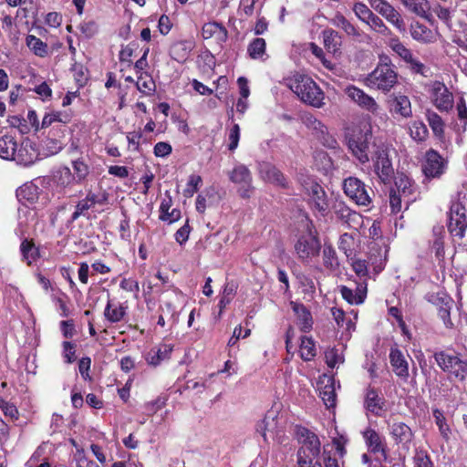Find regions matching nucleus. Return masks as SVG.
I'll use <instances>...</instances> for the list:
<instances>
[{
    "label": "nucleus",
    "instance_id": "nucleus-1",
    "mask_svg": "<svg viewBox=\"0 0 467 467\" xmlns=\"http://www.w3.org/2000/svg\"><path fill=\"white\" fill-rule=\"evenodd\" d=\"M433 358L438 368L450 379L464 382L467 379V357L452 347L434 351Z\"/></svg>",
    "mask_w": 467,
    "mask_h": 467
},
{
    "label": "nucleus",
    "instance_id": "nucleus-2",
    "mask_svg": "<svg viewBox=\"0 0 467 467\" xmlns=\"http://www.w3.org/2000/svg\"><path fill=\"white\" fill-rule=\"evenodd\" d=\"M348 130H350L347 135V141L351 153L361 164L368 163L369 161V148L373 139L370 123L361 122L348 128Z\"/></svg>",
    "mask_w": 467,
    "mask_h": 467
},
{
    "label": "nucleus",
    "instance_id": "nucleus-3",
    "mask_svg": "<svg viewBox=\"0 0 467 467\" xmlns=\"http://www.w3.org/2000/svg\"><path fill=\"white\" fill-rule=\"evenodd\" d=\"M286 80L288 88L301 101L316 108L323 106L324 92L310 77L296 73Z\"/></svg>",
    "mask_w": 467,
    "mask_h": 467
},
{
    "label": "nucleus",
    "instance_id": "nucleus-4",
    "mask_svg": "<svg viewBox=\"0 0 467 467\" xmlns=\"http://www.w3.org/2000/svg\"><path fill=\"white\" fill-rule=\"evenodd\" d=\"M398 72L389 57H380L374 70L367 77L368 85L389 92L398 83Z\"/></svg>",
    "mask_w": 467,
    "mask_h": 467
},
{
    "label": "nucleus",
    "instance_id": "nucleus-5",
    "mask_svg": "<svg viewBox=\"0 0 467 467\" xmlns=\"http://www.w3.org/2000/svg\"><path fill=\"white\" fill-rule=\"evenodd\" d=\"M449 167V161L438 150L431 148L427 150L422 157L420 170L424 176L423 182L432 180H440Z\"/></svg>",
    "mask_w": 467,
    "mask_h": 467
},
{
    "label": "nucleus",
    "instance_id": "nucleus-6",
    "mask_svg": "<svg viewBox=\"0 0 467 467\" xmlns=\"http://www.w3.org/2000/svg\"><path fill=\"white\" fill-rule=\"evenodd\" d=\"M447 228L452 237L460 240L464 238L467 231V209L459 197L451 202Z\"/></svg>",
    "mask_w": 467,
    "mask_h": 467
},
{
    "label": "nucleus",
    "instance_id": "nucleus-7",
    "mask_svg": "<svg viewBox=\"0 0 467 467\" xmlns=\"http://www.w3.org/2000/svg\"><path fill=\"white\" fill-rule=\"evenodd\" d=\"M306 202L313 213L325 216L329 210L327 195L324 188L316 181L307 179L303 182Z\"/></svg>",
    "mask_w": 467,
    "mask_h": 467
},
{
    "label": "nucleus",
    "instance_id": "nucleus-8",
    "mask_svg": "<svg viewBox=\"0 0 467 467\" xmlns=\"http://www.w3.org/2000/svg\"><path fill=\"white\" fill-rule=\"evenodd\" d=\"M345 194L357 205L368 207L372 204L374 192L357 177H348L343 182Z\"/></svg>",
    "mask_w": 467,
    "mask_h": 467
},
{
    "label": "nucleus",
    "instance_id": "nucleus-9",
    "mask_svg": "<svg viewBox=\"0 0 467 467\" xmlns=\"http://www.w3.org/2000/svg\"><path fill=\"white\" fill-rule=\"evenodd\" d=\"M372 168L377 178L383 184H389L394 178V168L388 149L377 147L371 156Z\"/></svg>",
    "mask_w": 467,
    "mask_h": 467
},
{
    "label": "nucleus",
    "instance_id": "nucleus-10",
    "mask_svg": "<svg viewBox=\"0 0 467 467\" xmlns=\"http://www.w3.org/2000/svg\"><path fill=\"white\" fill-rule=\"evenodd\" d=\"M296 438L299 445L296 454H321V441L314 431L306 427L297 426Z\"/></svg>",
    "mask_w": 467,
    "mask_h": 467
},
{
    "label": "nucleus",
    "instance_id": "nucleus-11",
    "mask_svg": "<svg viewBox=\"0 0 467 467\" xmlns=\"http://www.w3.org/2000/svg\"><path fill=\"white\" fill-rule=\"evenodd\" d=\"M320 249L321 244L319 239L310 231L306 234L300 235L295 244L296 253L302 262H306L317 256Z\"/></svg>",
    "mask_w": 467,
    "mask_h": 467
},
{
    "label": "nucleus",
    "instance_id": "nucleus-12",
    "mask_svg": "<svg viewBox=\"0 0 467 467\" xmlns=\"http://www.w3.org/2000/svg\"><path fill=\"white\" fill-rule=\"evenodd\" d=\"M430 95L431 102L441 112H449L452 109L454 99L452 93L443 82L433 81L431 85Z\"/></svg>",
    "mask_w": 467,
    "mask_h": 467
},
{
    "label": "nucleus",
    "instance_id": "nucleus-13",
    "mask_svg": "<svg viewBox=\"0 0 467 467\" xmlns=\"http://www.w3.org/2000/svg\"><path fill=\"white\" fill-rule=\"evenodd\" d=\"M330 23L337 28H340L344 33L357 42H365L369 40L368 35L364 33L358 26L350 22L342 13L337 12L330 19Z\"/></svg>",
    "mask_w": 467,
    "mask_h": 467
},
{
    "label": "nucleus",
    "instance_id": "nucleus-14",
    "mask_svg": "<svg viewBox=\"0 0 467 467\" xmlns=\"http://www.w3.org/2000/svg\"><path fill=\"white\" fill-rule=\"evenodd\" d=\"M333 210L337 218L348 228L358 229L361 225V214L350 209L344 202H337Z\"/></svg>",
    "mask_w": 467,
    "mask_h": 467
},
{
    "label": "nucleus",
    "instance_id": "nucleus-15",
    "mask_svg": "<svg viewBox=\"0 0 467 467\" xmlns=\"http://www.w3.org/2000/svg\"><path fill=\"white\" fill-rule=\"evenodd\" d=\"M345 91L346 94L362 109L375 115L379 113V104L362 89L350 85L346 88Z\"/></svg>",
    "mask_w": 467,
    "mask_h": 467
},
{
    "label": "nucleus",
    "instance_id": "nucleus-16",
    "mask_svg": "<svg viewBox=\"0 0 467 467\" xmlns=\"http://www.w3.org/2000/svg\"><path fill=\"white\" fill-rule=\"evenodd\" d=\"M386 400L379 395V389L368 385L365 391L364 408L376 417H381L385 410Z\"/></svg>",
    "mask_w": 467,
    "mask_h": 467
},
{
    "label": "nucleus",
    "instance_id": "nucleus-17",
    "mask_svg": "<svg viewBox=\"0 0 467 467\" xmlns=\"http://www.w3.org/2000/svg\"><path fill=\"white\" fill-rule=\"evenodd\" d=\"M389 362L395 375L407 381L410 377L409 362L403 352L397 346L390 348Z\"/></svg>",
    "mask_w": 467,
    "mask_h": 467
},
{
    "label": "nucleus",
    "instance_id": "nucleus-18",
    "mask_svg": "<svg viewBox=\"0 0 467 467\" xmlns=\"http://www.w3.org/2000/svg\"><path fill=\"white\" fill-rule=\"evenodd\" d=\"M259 171L261 178L265 182L272 183L282 189L289 188V182L285 174L271 163L264 162L260 164Z\"/></svg>",
    "mask_w": 467,
    "mask_h": 467
},
{
    "label": "nucleus",
    "instance_id": "nucleus-19",
    "mask_svg": "<svg viewBox=\"0 0 467 467\" xmlns=\"http://www.w3.org/2000/svg\"><path fill=\"white\" fill-rule=\"evenodd\" d=\"M363 439L368 451L372 453H381L384 458L387 457L388 450L384 438L374 429L368 427L362 432Z\"/></svg>",
    "mask_w": 467,
    "mask_h": 467
},
{
    "label": "nucleus",
    "instance_id": "nucleus-20",
    "mask_svg": "<svg viewBox=\"0 0 467 467\" xmlns=\"http://www.w3.org/2000/svg\"><path fill=\"white\" fill-rule=\"evenodd\" d=\"M252 176L248 169L243 165L235 167V191L244 199L249 198L254 192L251 186Z\"/></svg>",
    "mask_w": 467,
    "mask_h": 467
},
{
    "label": "nucleus",
    "instance_id": "nucleus-21",
    "mask_svg": "<svg viewBox=\"0 0 467 467\" xmlns=\"http://www.w3.org/2000/svg\"><path fill=\"white\" fill-rule=\"evenodd\" d=\"M390 435L397 444L409 448L414 439V432L409 425L402 421H393L390 425Z\"/></svg>",
    "mask_w": 467,
    "mask_h": 467
},
{
    "label": "nucleus",
    "instance_id": "nucleus-22",
    "mask_svg": "<svg viewBox=\"0 0 467 467\" xmlns=\"http://www.w3.org/2000/svg\"><path fill=\"white\" fill-rule=\"evenodd\" d=\"M390 114L402 118H409L412 115L411 103L405 95H394L388 100Z\"/></svg>",
    "mask_w": 467,
    "mask_h": 467
},
{
    "label": "nucleus",
    "instance_id": "nucleus-23",
    "mask_svg": "<svg viewBox=\"0 0 467 467\" xmlns=\"http://www.w3.org/2000/svg\"><path fill=\"white\" fill-rule=\"evenodd\" d=\"M393 179V189L396 190L397 193L403 195V201L406 204V209H408L410 203L414 200L412 198L415 192L413 181L403 172L398 173Z\"/></svg>",
    "mask_w": 467,
    "mask_h": 467
},
{
    "label": "nucleus",
    "instance_id": "nucleus-24",
    "mask_svg": "<svg viewBox=\"0 0 467 467\" xmlns=\"http://www.w3.org/2000/svg\"><path fill=\"white\" fill-rule=\"evenodd\" d=\"M367 282L358 283L355 291L346 285H341V296L350 305H360L365 301L367 297Z\"/></svg>",
    "mask_w": 467,
    "mask_h": 467
},
{
    "label": "nucleus",
    "instance_id": "nucleus-25",
    "mask_svg": "<svg viewBox=\"0 0 467 467\" xmlns=\"http://www.w3.org/2000/svg\"><path fill=\"white\" fill-rule=\"evenodd\" d=\"M323 45L328 53L341 54L342 36L333 28H325L322 31Z\"/></svg>",
    "mask_w": 467,
    "mask_h": 467
},
{
    "label": "nucleus",
    "instance_id": "nucleus-26",
    "mask_svg": "<svg viewBox=\"0 0 467 467\" xmlns=\"http://www.w3.org/2000/svg\"><path fill=\"white\" fill-rule=\"evenodd\" d=\"M290 306L297 317V325L300 330L309 332L313 327L311 312L302 303L291 301Z\"/></svg>",
    "mask_w": 467,
    "mask_h": 467
},
{
    "label": "nucleus",
    "instance_id": "nucleus-27",
    "mask_svg": "<svg viewBox=\"0 0 467 467\" xmlns=\"http://www.w3.org/2000/svg\"><path fill=\"white\" fill-rule=\"evenodd\" d=\"M379 9L378 13L389 23L392 24L400 33L406 31V25L401 15L389 2H386Z\"/></svg>",
    "mask_w": 467,
    "mask_h": 467
},
{
    "label": "nucleus",
    "instance_id": "nucleus-28",
    "mask_svg": "<svg viewBox=\"0 0 467 467\" xmlns=\"http://www.w3.org/2000/svg\"><path fill=\"white\" fill-rule=\"evenodd\" d=\"M36 155L34 148L29 142H23L16 145L15 156L12 161L19 165L29 166L35 162Z\"/></svg>",
    "mask_w": 467,
    "mask_h": 467
},
{
    "label": "nucleus",
    "instance_id": "nucleus-29",
    "mask_svg": "<svg viewBox=\"0 0 467 467\" xmlns=\"http://www.w3.org/2000/svg\"><path fill=\"white\" fill-rule=\"evenodd\" d=\"M410 32L411 37L418 42L430 44L436 41L435 33L422 23H412L410 25Z\"/></svg>",
    "mask_w": 467,
    "mask_h": 467
},
{
    "label": "nucleus",
    "instance_id": "nucleus-30",
    "mask_svg": "<svg viewBox=\"0 0 467 467\" xmlns=\"http://www.w3.org/2000/svg\"><path fill=\"white\" fill-rule=\"evenodd\" d=\"M426 118L435 138L443 142L445 140V123L441 117L432 110H427Z\"/></svg>",
    "mask_w": 467,
    "mask_h": 467
},
{
    "label": "nucleus",
    "instance_id": "nucleus-31",
    "mask_svg": "<svg viewBox=\"0 0 467 467\" xmlns=\"http://www.w3.org/2000/svg\"><path fill=\"white\" fill-rule=\"evenodd\" d=\"M247 53L251 59L265 61L266 54V42L262 37L254 38L247 47Z\"/></svg>",
    "mask_w": 467,
    "mask_h": 467
},
{
    "label": "nucleus",
    "instance_id": "nucleus-32",
    "mask_svg": "<svg viewBox=\"0 0 467 467\" xmlns=\"http://www.w3.org/2000/svg\"><path fill=\"white\" fill-rule=\"evenodd\" d=\"M16 197L25 205L33 204L38 199V188L32 183L24 184L16 190Z\"/></svg>",
    "mask_w": 467,
    "mask_h": 467
},
{
    "label": "nucleus",
    "instance_id": "nucleus-33",
    "mask_svg": "<svg viewBox=\"0 0 467 467\" xmlns=\"http://www.w3.org/2000/svg\"><path fill=\"white\" fill-rule=\"evenodd\" d=\"M202 36L205 39L215 37L219 41H224L227 36V30L221 24L210 22L203 25L202 29Z\"/></svg>",
    "mask_w": 467,
    "mask_h": 467
},
{
    "label": "nucleus",
    "instance_id": "nucleus-34",
    "mask_svg": "<svg viewBox=\"0 0 467 467\" xmlns=\"http://www.w3.org/2000/svg\"><path fill=\"white\" fill-rule=\"evenodd\" d=\"M126 315V307L121 304L114 305L109 299L104 309V317L110 323H118L121 321Z\"/></svg>",
    "mask_w": 467,
    "mask_h": 467
},
{
    "label": "nucleus",
    "instance_id": "nucleus-35",
    "mask_svg": "<svg viewBox=\"0 0 467 467\" xmlns=\"http://www.w3.org/2000/svg\"><path fill=\"white\" fill-rule=\"evenodd\" d=\"M299 346V355L304 361H311L317 356V348L314 339L311 337H301Z\"/></svg>",
    "mask_w": 467,
    "mask_h": 467
},
{
    "label": "nucleus",
    "instance_id": "nucleus-36",
    "mask_svg": "<svg viewBox=\"0 0 467 467\" xmlns=\"http://www.w3.org/2000/svg\"><path fill=\"white\" fill-rule=\"evenodd\" d=\"M17 142L11 135H4L0 138V158L12 161L15 156Z\"/></svg>",
    "mask_w": 467,
    "mask_h": 467
},
{
    "label": "nucleus",
    "instance_id": "nucleus-37",
    "mask_svg": "<svg viewBox=\"0 0 467 467\" xmlns=\"http://www.w3.org/2000/svg\"><path fill=\"white\" fill-rule=\"evenodd\" d=\"M432 416L434 421L439 429V432L445 441H449L451 434V430L447 423V420L441 410L438 408L432 409Z\"/></svg>",
    "mask_w": 467,
    "mask_h": 467
},
{
    "label": "nucleus",
    "instance_id": "nucleus-38",
    "mask_svg": "<svg viewBox=\"0 0 467 467\" xmlns=\"http://www.w3.org/2000/svg\"><path fill=\"white\" fill-rule=\"evenodd\" d=\"M239 88L240 98L236 104L237 110L244 113L247 109V99L250 95V88L248 86V79L244 77H239L236 81Z\"/></svg>",
    "mask_w": 467,
    "mask_h": 467
},
{
    "label": "nucleus",
    "instance_id": "nucleus-39",
    "mask_svg": "<svg viewBox=\"0 0 467 467\" xmlns=\"http://www.w3.org/2000/svg\"><path fill=\"white\" fill-rule=\"evenodd\" d=\"M319 396L327 408H334L337 401V394L334 388V380L329 378L327 383L319 390Z\"/></svg>",
    "mask_w": 467,
    "mask_h": 467
},
{
    "label": "nucleus",
    "instance_id": "nucleus-40",
    "mask_svg": "<svg viewBox=\"0 0 467 467\" xmlns=\"http://www.w3.org/2000/svg\"><path fill=\"white\" fill-rule=\"evenodd\" d=\"M323 265L330 270L336 271L339 268V260L335 248L331 244H325L323 249Z\"/></svg>",
    "mask_w": 467,
    "mask_h": 467
},
{
    "label": "nucleus",
    "instance_id": "nucleus-41",
    "mask_svg": "<svg viewBox=\"0 0 467 467\" xmlns=\"http://www.w3.org/2000/svg\"><path fill=\"white\" fill-rule=\"evenodd\" d=\"M401 2L411 13L421 17H427V14L430 10L428 0H401Z\"/></svg>",
    "mask_w": 467,
    "mask_h": 467
},
{
    "label": "nucleus",
    "instance_id": "nucleus-42",
    "mask_svg": "<svg viewBox=\"0 0 467 467\" xmlns=\"http://www.w3.org/2000/svg\"><path fill=\"white\" fill-rule=\"evenodd\" d=\"M352 267V270L359 278H364L363 282L368 277V262L364 259H360L357 256V254L347 259Z\"/></svg>",
    "mask_w": 467,
    "mask_h": 467
},
{
    "label": "nucleus",
    "instance_id": "nucleus-43",
    "mask_svg": "<svg viewBox=\"0 0 467 467\" xmlns=\"http://www.w3.org/2000/svg\"><path fill=\"white\" fill-rule=\"evenodd\" d=\"M26 46L34 52L35 55L40 57H46L48 53L47 45L33 35L26 36Z\"/></svg>",
    "mask_w": 467,
    "mask_h": 467
},
{
    "label": "nucleus",
    "instance_id": "nucleus-44",
    "mask_svg": "<svg viewBox=\"0 0 467 467\" xmlns=\"http://www.w3.org/2000/svg\"><path fill=\"white\" fill-rule=\"evenodd\" d=\"M365 24L368 25L371 30L383 36H389L392 35L391 30L385 25L383 20L375 14H373Z\"/></svg>",
    "mask_w": 467,
    "mask_h": 467
},
{
    "label": "nucleus",
    "instance_id": "nucleus-45",
    "mask_svg": "<svg viewBox=\"0 0 467 467\" xmlns=\"http://www.w3.org/2000/svg\"><path fill=\"white\" fill-rule=\"evenodd\" d=\"M389 47L394 51L404 62L411 59L413 56L410 49L406 47L399 39V37L390 38Z\"/></svg>",
    "mask_w": 467,
    "mask_h": 467
},
{
    "label": "nucleus",
    "instance_id": "nucleus-46",
    "mask_svg": "<svg viewBox=\"0 0 467 467\" xmlns=\"http://www.w3.org/2000/svg\"><path fill=\"white\" fill-rule=\"evenodd\" d=\"M410 130V137L418 142L425 141L429 136V130L422 121L412 122Z\"/></svg>",
    "mask_w": 467,
    "mask_h": 467
},
{
    "label": "nucleus",
    "instance_id": "nucleus-47",
    "mask_svg": "<svg viewBox=\"0 0 467 467\" xmlns=\"http://www.w3.org/2000/svg\"><path fill=\"white\" fill-rule=\"evenodd\" d=\"M434 239L431 244V249L435 253V256L438 260L444 259V234L441 229H439L438 232L433 231Z\"/></svg>",
    "mask_w": 467,
    "mask_h": 467
},
{
    "label": "nucleus",
    "instance_id": "nucleus-48",
    "mask_svg": "<svg viewBox=\"0 0 467 467\" xmlns=\"http://www.w3.org/2000/svg\"><path fill=\"white\" fill-rule=\"evenodd\" d=\"M354 238L349 234H343L339 237L338 249L346 255L347 259L353 256L356 252L353 249Z\"/></svg>",
    "mask_w": 467,
    "mask_h": 467
},
{
    "label": "nucleus",
    "instance_id": "nucleus-49",
    "mask_svg": "<svg viewBox=\"0 0 467 467\" xmlns=\"http://www.w3.org/2000/svg\"><path fill=\"white\" fill-rule=\"evenodd\" d=\"M90 201L92 200L91 195H87L86 198L80 200L75 208L74 213L71 215V222H75L78 220L80 216L88 217V211L92 207Z\"/></svg>",
    "mask_w": 467,
    "mask_h": 467
},
{
    "label": "nucleus",
    "instance_id": "nucleus-50",
    "mask_svg": "<svg viewBox=\"0 0 467 467\" xmlns=\"http://www.w3.org/2000/svg\"><path fill=\"white\" fill-rule=\"evenodd\" d=\"M192 48V44L190 41H181L174 44L171 47V52L174 54L176 60H185Z\"/></svg>",
    "mask_w": 467,
    "mask_h": 467
},
{
    "label": "nucleus",
    "instance_id": "nucleus-51",
    "mask_svg": "<svg viewBox=\"0 0 467 467\" xmlns=\"http://www.w3.org/2000/svg\"><path fill=\"white\" fill-rule=\"evenodd\" d=\"M20 250L23 257L27 261L28 265H31L38 255L37 248L34 245L33 243L26 239L21 243Z\"/></svg>",
    "mask_w": 467,
    "mask_h": 467
},
{
    "label": "nucleus",
    "instance_id": "nucleus-52",
    "mask_svg": "<svg viewBox=\"0 0 467 467\" xmlns=\"http://www.w3.org/2000/svg\"><path fill=\"white\" fill-rule=\"evenodd\" d=\"M54 179L58 185L66 187L72 183L75 180V176L72 174L70 169L65 166L57 171Z\"/></svg>",
    "mask_w": 467,
    "mask_h": 467
},
{
    "label": "nucleus",
    "instance_id": "nucleus-53",
    "mask_svg": "<svg viewBox=\"0 0 467 467\" xmlns=\"http://www.w3.org/2000/svg\"><path fill=\"white\" fill-rule=\"evenodd\" d=\"M451 305L452 301L449 299L446 302H442L438 308V316L447 328H451L453 327V323L451 318Z\"/></svg>",
    "mask_w": 467,
    "mask_h": 467
},
{
    "label": "nucleus",
    "instance_id": "nucleus-54",
    "mask_svg": "<svg viewBox=\"0 0 467 467\" xmlns=\"http://www.w3.org/2000/svg\"><path fill=\"white\" fill-rule=\"evenodd\" d=\"M451 40L467 53V25L462 26L461 30H454Z\"/></svg>",
    "mask_w": 467,
    "mask_h": 467
},
{
    "label": "nucleus",
    "instance_id": "nucleus-55",
    "mask_svg": "<svg viewBox=\"0 0 467 467\" xmlns=\"http://www.w3.org/2000/svg\"><path fill=\"white\" fill-rule=\"evenodd\" d=\"M352 10L355 16L358 17L359 21L362 23H366L369 17L374 14L372 10L368 8V6L362 2H356L352 6Z\"/></svg>",
    "mask_w": 467,
    "mask_h": 467
},
{
    "label": "nucleus",
    "instance_id": "nucleus-56",
    "mask_svg": "<svg viewBox=\"0 0 467 467\" xmlns=\"http://www.w3.org/2000/svg\"><path fill=\"white\" fill-rule=\"evenodd\" d=\"M325 360L328 368H334L337 364L344 362V357L337 348H328L325 352Z\"/></svg>",
    "mask_w": 467,
    "mask_h": 467
},
{
    "label": "nucleus",
    "instance_id": "nucleus-57",
    "mask_svg": "<svg viewBox=\"0 0 467 467\" xmlns=\"http://www.w3.org/2000/svg\"><path fill=\"white\" fill-rule=\"evenodd\" d=\"M69 120V118L66 114H62L61 112H52L47 113L44 116L42 122H41V128L45 129L52 125L54 122H63L67 123Z\"/></svg>",
    "mask_w": 467,
    "mask_h": 467
},
{
    "label": "nucleus",
    "instance_id": "nucleus-58",
    "mask_svg": "<svg viewBox=\"0 0 467 467\" xmlns=\"http://www.w3.org/2000/svg\"><path fill=\"white\" fill-rule=\"evenodd\" d=\"M414 467H434V463L429 455V453L424 451H417L413 457Z\"/></svg>",
    "mask_w": 467,
    "mask_h": 467
},
{
    "label": "nucleus",
    "instance_id": "nucleus-59",
    "mask_svg": "<svg viewBox=\"0 0 467 467\" xmlns=\"http://www.w3.org/2000/svg\"><path fill=\"white\" fill-rule=\"evenodd\" d=\"M275 417L265 415V418L256 424V431L261 433L265 441H266V431L275 426Z\"/></svg>",
    "mask_w": 467,
    "mask_h": 467
},
{
    "label": "nucleus",
    "instance_id": "nucleus-60",
    "mask_svg": "<svg viewBox=\"0 0 467 467\" xmlns=\"http://www.w3.org/2000/svg\"><path fill=\"white\" fill-rule=\"evenodd\" d=\"M172 348L169 346H165L164 349H158L156 352L152 354H149L148 361L150 364L157 366L161 363V360L168 358L171 354Z\"/></svg>",
    "mask_w": 467,
    "mask_h": 467
},
{
    "label": "nucleus",
    "instance_id": "nucleus-61",
    "mask_svg": "<svg viewBox=\"0 0 467 467\" xmlns=\"http://www.w3.org/2000/svg\"><path fill=\"white\" fill-rule=\"evenodd\" d=\"M403 195L397 193L395 189L389 192V206L392 213H398L402 209Z\"/></svg>",
    "mask_w": 467,
    "mask_h": 467
},
{
    "label": "nucleus",
    "instance_id": "nucleus-62",
    "mask_svg": "<svg viewBox=\"0 0 467 467\" xmlns=\"http://www.w3.org/2000/svg\"><path fill=\"white\" fill-rule=\"evenodd\" d=\"M72 164L75 171V179L78 182H81L88 174V166L80 160L74 161Z\"/></svg>",
    "mask_w": 467,
    "mask_h": 467
},
{
    "label": "nucleus",
    "instance_id": "nucleus-63",
    "mask_svg": "<svg viewBox=\"0 0 467 467\" xmlns=\"http://www.w3.org/2000/svg\"><path fill=\"white\" fill-rule=\"evenodd\" d=\"M199 67L204 71L209 72L215 65L213 56L208 52L202 53L198 58Z\"/></svg>",
    "mask_w": 467,
    "mask_h": 467
},
{
    "label": "nucleus",
    "instance_id": "nucleus-64",
    "mask_svg": "<svg viewBox=\"0 0 467 467\" xmlns=\"http://www.w3.org/2000/svg\"><path fill=\"white\" fill-rule=\"evenodd\" d=\"M0 410L3 411L5 416L10 417L12 420L18 418V410L16 407L3 399H0Z\"/></svg>",
    "mask_w": 467,
    "mask_h": 467
}]
</instances>
